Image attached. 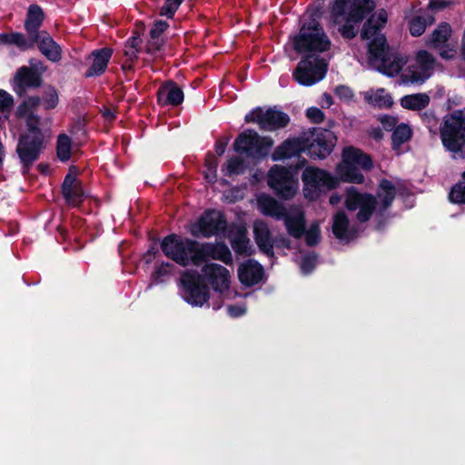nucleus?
<instances>
[{
    "mask_svg": "<svg viewBox=\"0 0 465 465\" xmlns=\"http://www.w3.org/2000/svg\"><path fill=\"white\" fill-rule=\"evenodd\" d=\"M396 194V188L389 180H381L377 193L378 210L384 212L393 202Z\"/></svg>",
    "mask_w": 465,
    "mask_h": 465,
    "instance_id": "obj_27",
    "label": "nucleus"
},
{
    "mask_svg": "<svg viewBox=\"0 0 465 465\" xmlns=\"http://www.w3.org/2000/svg\"><path fill=\"white\" fill-rule=\"evenodd\" d=\"M15 82L21 89L37 87L41 84V76L35 71L23 66L17 71Z\"/></svg>",
    "mask_w": 465,
    "mask_h": 465,
    "instance_id": "obj_29",
    "label": "nucleus"
},
{
    "mask_svg": "<svg viewBox=\"0 0 465 465\" xmlns=\"http://www.w3.org/2000/svg\"><path fill=\"white\" fill-rule=\"evenodd\" d=\"M450 199L455 203H465V181L463 179L452 188Z\"/></svg>",
    "mask_w": 465,
    "mask_h": 465,
    "instance_id": "obj_41",
    "label": "nucleus"
},
{
    "mask_svg": "<svg viewBox=\"0 0 465 465\" xmlns=\"http://www.w3.org/2000/svg\"><path fill=\"white\" fill-rule=\"evenodd\" d=\"M41 99L40 97H38ZM59 102V96L57 91L54 87H48L45 90L40 104H43L45 110L54 109Z\"/></svg>",
    "mask_w": 465,
    "mask_h": 465,
    "instance_id": "obj_38",
    "label": "nucleus"
},
{
    "mask_svg": "<svg viewBox=\"0 0 465 465\" xmlns=\"http://www.w3.org/2000/svg\"><path fill=\"white\" fill-rule=\"evenodd\" d=\"M336 94L338 95L344 96L345 98L351 97L352 95L351 91L349 88L344 87V86L338 87L336 89Z\"/></svg>",
    "mask_w": 465,
    "mask_h": 465,
    "instance_id": "obj_54",
    "label": "nucleus"
},
{
    "mask_svg": "<svg viewBox=\"0 0 465 465\" xmlns=\"http://www.w3.org/2000/svg\"><path fill=\"white\" fill-rule=\"evenodd\" d=\"M320 240V230L318 224H312L309 230L305 232V241L310 246L315 245Z\"/></svg>",
    "mask_w": 465,
    "mask_h": 465,
    "instance_id": "obj_42",
    "label": "nucleus"
},
{
    "mask_svg": "<svg viewBox=\"0 0 465 465\" xmlns=\"http://www.w3.org/2000/svg\"><path fill=\"white\" fill-rule=\"evenodd\" d=\"M326 70L327 64L323 59L309 55L298 64L293 77L301 84L312 85L324 77Z\"/></svg>",
    "mask_w": 465,
    "mask_h": 465,
    "instance_id": "obj_11",
    "label": "nucleus"
},
{
    "mask_svg": "<svg viewBox=\"0 0 465 465\" xmlns=\"http://www.w3.org/2000/svg\"><path fill=\"white\" fill-rule=\"evenodd\" d=\"M258 209L264 215L281 219L284 216L285 209L274 198L267 194H261L257 199Z\"/></svg>",
    "mask_w": 465,
    "mask_h": 465,
    "instance_id": "obj_25",
    "label": "nucleus"
},
{
    "mask_svg": "<svg viewBox=\"0 0 465 465\" xmlns=\"http://www.w3.org/2000/svg\"><path fill=\"white\" fill-rule=\"evenodd\" d=\"M3 157H4V150H3L2 144L0 143V163H2Z\"/></svg>",
    "mask_w": 465,
    "mask_h": 465,
    "instance_id": "obj_61",
    "label": "nucleus"
},
{
    "mask_svg": "<svg viewBox=\"0 0 465 465\" xmlns=\"http://www.w3.org/2000/svg\"><path fill=\"white\" fill-rule=\"evenodd\" d=\"M112 54L113 51L110 48H102L94 51L90 55L92 64L86 71L85 75L91 77L102 74L107 67Z\"/></svg>",
    "mask_w": 465,
    "mask_h": 465,
    "instance_id": "obj_23",
    "label": "nucleus"
},
{
    "mask_svg": "<svg viewBox=\"0 0 465 465\" xmlns=\"http://www.w3.org/2000/svg\"><path fill=\"white\" fill-rule=\"evenodd\" d=\"M63 195L68 204L78 206L84 196L80 182L77 180L76 174L72 171L65 176L63 184Z\"/></svg>",
    "mask_w": 465,
    "mask_h": 465,
    "instance_id": "obj_18",
    "label": "nucleus"
},
{
    "mask_svg": "<svg viewBox=\"0 0 465 465\" xmlns=\"http://www.w3.org/2000/svg\"><path fill=\"white\" fill-rule=\"evenodd\" d=\"M138 49H134L132 45H125L124 54L128 60L133 61L137 57Z\"/></svg>",
    "mask_w": 465,
    "mask_h": 465,
    "instance_id": "obj_50",
    "label": "nucleus"
},
{
    "mask_svg": "<svg viewBox=\"0 0 465 465\" xmlns=\"http://www.w3.org/2000/svg\"><path fill=\"white\" fill-rule=\"evenodd\" d=\"M267 182L275 193L283 199L292 198L299 185L294 174L280 165H274L270 169Z\"/></svg>",
    "mask_w": 465,
    "mask_h": 465,
    "instance_id": "obj_10",
    "label": "nucleus"
},
{
    "mask_svg": "<svg viewBox=\"0 0 465 465\" xmlns=\"http://www.w3.org/2000/svg\"><path fill=\"white\" fill-rule=\"evenodd\" d=\"M14 99L7 92L0 89V123H5L11 113Z\"/></svg>",
    "mask_w": 465,
    "mask_h": 465,
    "instance_id": "obj_37",
    "label": "nucleus"
},
{
    "mask_svg": "<svg viewBox=\"0 0 465 465\" xmlns=\"http://www.w3.org/2000/svg\"><path fill=\"white\" fill-rule=\"evenodd\" d=\"M359 167L370 170L372 162L369 155L354 147H347L342 152V161L337 165L336 178L324 170L316 167H307L302 173L305 196L313 199L318 192L335 188L340 181L352 183H362L364 177Z\"/></svg>",
    "mask_w": 465,
    "mask_h": 465,
    "instance_id": "obj_1",
    "label": "nucleus"
},
{
    "mask_svg": "<svg viewBox=\"0 0 465 465\" xmlns=\"http://www.w3.org/2000/svg\"><path fill=\"white\" fill-rule=\"evenodd\" d=\"M349 226V220L343 213H338L334 216L332 232L339 239H346Z\"/></svg>",
    "mask_w": 465,
    "mask_h": 465,
    "instance_id": "obj_35",
    "label": "nucleus"
},
{
    "mask_svg": "<svg viewBox=\"0 0 465 465\" xmlns=\"http://www.w3.org/2000/svg\"><path fill=\"white\" fill-rule=\"evenodd\" d=\"M432 19L429 17L428 19L421 16H415L410 21V32L413 36L421 35L428 24H431Z\"/></svg>",
    "mask_w": 465,
    "mask_h": 465,
    "instance_id": "obj_39",
    "label": "nucleus"
},
{
    "mask_svg": "<svg viewBox=\"0 0 465 465\" xmlns=\"http://www.w3.org/2000/svg\"><path fill=\"white\" fill-rule=\"evenodd\" d=\"M186 300L194 305H202L209 298V287L218 292L229 290L231 284L230 271L218 263H206L201 270V276L186 271L181 276Z\"/></svg>",
    "mask_w": 465,
    "mask_h": 465,
    "instance_id": "obj_4",
    "label": "nucleus"
},
{
    "mask_svg": "<svg viewBox=\"0 0 465 465\" xmlns=\"http://www.w3.org/2000/svg\"><path fill=\"white\" fill-rule=\"evenodd\" d=\"M436 67L437 61L433 55L426 50H420L402 70L401 80L403 84H423L433 74Z\"/></svg>",
    "mask_w": 465,
    "mask_h": 465,
    "instance_id": "obj_9",
    "label": "nucleus"
},
{
    "mask_svg": "<svg viewBox=\"0 0 465 465\" xmlns=\"http://www.w3.org/2000/svg\"><path fill=\"white\" fill-rule=\"evenodd\" d=\"M170 3H172L175 6H179V5L182 3L183 0H168Z\"/></svg>",
    "mask_w": 465,
    "mask_h": 465,
    "instance_id": "obj_60",
    "label": "nucleus"
},
{
    "mask_svg": "<svg viewBox=\"0 0 465 465\" xmlns=\"http://www.w3.org/2000/svg\"><path fill=\"white\" fill-rule=\"evenodd\" d=\"M412 132L411 127L406 124H398L392 134V147L399 151L400 146L408 142L411 137Z\"/></svg>",
    "mask_w": 465,
    "mask_h": 465,
    "instance_id": "obj_34",
    "label": "nucleus"
},
{
    "mask_svg": "<svg viewBox=\"0 0 465 465\" xmlns=\"http://www.w3.org/2000/svg\"><path fill=\"white\" fill-rule=\"evenodd\" d=\"M0 42L4 44L15 45L22 50H26L34 45L32 38L26 39L23 34L10 33L0 35Z\"/></svg>",
    "mask_w": 465,
    "mask_h": 465,
    "instance_id": "obj_33",
    "label": "nucleus"
},
{
    "mask_svg": "<svg viewBox=\"0 0 465 465\" xmlns=\"http://www.w3.org/2000/svg\"><path fill=\"white\" fill-rule=\"evenodd\" d=\"M43 20L44 14L42 9L37 5H31L28 8L27 17L25 22V27L30 38L34 39L39 35L40 33H38V29L40 28Z\"/></svg>",
    "mask_w": 465,
    "mask_h": 465,
    "instance_id": "obj_28",
    "label": "nucleus"
},
{
    "mask_svg": "<svg viewBox=\"0 0 465 465\" xmlns=\"http://www.w3.org/2000/svg\"><path fill=\"white\" fill-rule=\"evenodd\" d=\"M163 252L181 266L200 265L209 259L219 260L225 264L232 262V253L223 243H200L188 238L171 234L161 242Z\"/></svg>",
    "mask_w": 465,
    "mask_h": 465,
    "instance_id": "obj_2",
    "label": "nucleus"
},
{
    "mask_svg": "<svg viewBox=\"0 0 465 465\" xmlns=\"http://www.w3.org/2000/svg\"><path fill=\"white\" fill-rule=\"evenodd\" d=\"M322 103L325 104L327 106H331L332 104V98L330 94H324L322 95Z\"/></svg>",
    "mask_w": 465,
    "mask_h": 465,
    "instance_id": "obj_58",
    "label": "nucleus"
},
{
    "mask_svg": "<svg viewBox=\"0 0 465 465\" xmlns=\"http://www.w3.org/2000/svg\"><path fill=\"white\" fill-rule=\"evenodd\" d=\"M226 228V221L222 213L211 210L205 212L191 226V233L195 237H211L223 232Z\"/></svg>",
    "mask_w": 465,
    "mask_h": 465,
    "instance_id": "obj_15",
    "label": "nucleus"
},
{
    "mask_svg": "<svg viewBox=\"0 0 465 465\" xmlns=\"http://www.w3.org/2000/svg\"><path fill=\"white\" fill-rule=\"evenodd\" d=\"M178 7L173 5L168 0L165 5L161 8L160 14L162 15H166L168 17H172Z\"/></svg>",
    "mask_w": 465,
    "mask_h": 465,
    "instance_id": "obj_49",
    "label": "nucleus"
},
{
    "mask_svg": "<svg viewBox=\"0 0 465 465\" xmlns=\"http://www.w3.org/2000/svg\"><path fill=\"white\" fill-rule=\"evenodd\" d=\"M364 98L370 104L377 107H390L392 104L391 95L382 88L366 92Z\"/></svg>",
    "mask_w": 465,
    "mask_h": 465,
    "instance_id": "obj_32",
    "label": "nucleus"
},
{
    "mask_svg": "<svg viewBox=\"0 0 465 465\" xmlns=\"http://www.w3.org/2000/svg\"><path fill=\"white\" fill-rule=\"evenodd\" d=\"M163 41L159 37L152 38L150 39L148 45H147V52L153 54L154 52L158 51L160 47L162 46Z\"/></svg>",
    "mask_w": 465,
    "mask_h": 465,
    "instance_id": "obj_48",
    "label": "nucleus"
},
{
    "mask_svg": "<svg viewBox=\"0 0 465 465\" xmlns=\"http://www.w3.org/2000/svg\"><path fill=\"white\" fill-rule=\"evenodd\" d=\"M370 134L375 140H381L383 136L382 132L378 128H373L371 130Z\"/></svg>",
    "mask_w": 465,
    "mask_h": 465,
    "instance_id": "obj_56",
    "label": "nucleus"
},
{
    "mask_svg": "<svg viewBox=\"0 0 465 465\" xmlns=\"http://www.w3.org/2000/svg\"><path fill=\"white\" fill-rule=\"evenodd\" d=\"M273 145L272 138L260 136L256 132L248 130L241 134L234 142L235 150L252 156H263Z\"/></svg>",
    "mask_w": 465,
    "mask_h": 465,
    "instance_id": "obj_12",
    "label": "nucleus"
},
{
    "mask_svg": "<svg viewBox=\"0 0 465 465\" xmlns=\"http://www.w3.org/2000/svg\"><path fill=\"white\" fill-rule=\"evenodd\" d=\"M331 41L322 27L315 20L304 24L293 39V47L299 52H325L331 47Z\"/></svg>",
    "mask_w": 465,
    "mask_h": 465,
    "instance_id": "obj_8",
    "label": "nucleus"
},
{
    "mask_svg": "<svg viewBox=\"0 0 465 465\" xmlns=\"http://www.w3.org/2000/svg\"><path fill=\"white\" fill-rule=\"evenodd\" d=\"M228 312L231 316L238 317L245 312V309L241 306H230Z\"/></svg>",
    "mask_w": 465,
    "mask_h": 465,
    "instance_id": "obj_51",
    "label": "nucleus"
},
{
    "mask_svg": "<svg viewBox=\"0 0 465 465\" xmlns=\"http://www.w3.org/2000/svg\"><path fill=\"white\" fill-rule=\"evenodd\" d=\"M245 120L248 123L257 124L261 129L265 131L285 127L290 122L286 114L272 108L267 110L256 108L246 114Z\"/></svg>",
    "mask_w": 465,
    "mask_h": 465,
    "instance_id": "obj_13",
    "label": "nucleus"
},
{
    "mask_svg": "<svg viewBox=\"0 0 465 465\" xmlns=\"http://www.w3.org/2000/svg\"><path fill=\"white\" fill-rule=\"evenodd\" d=\"M168 25L163 21H157L154 23L153 28L151 29L150 35L152 38L159 37L160 35L166 30Z\"/></svg>",
    "mask_w": 465,
    "mask_h": 465,
    "instance_id": "obj_45",
    "label": "nucleus"
},
{
    "mask_svg": "<svg viewBox=\"0 0 465 465\" xmlns=\"http://www.w3.org/2000/svg\"><path fill=\"white\" fill-rule=\"evenodd\" d=\"M172 269H173V265L172 264H170L168 262L167 263H162L161 265H159L156 268V270L153 272V276L156 280H159L161 277L168 275L169 273H171Z\"/></svg>",
    "mask_w": 465,
    "mask_h": 465,
    "instance_id": "obj_46",
    "label": "nucleus"
},
{
    "mask_svg": "<svg viewBox=\"0 0 465 465\" xmlns=\"http://www.w3.org/2000/svg\"><path fill=\"white\" fill-rule=\"evenodd\" d=\"M57 156L61 161H68L71 157L72 141L66 134H60L56 144Z\"/></svg>",
    "mask_w": 465,
    "mask_h": 465,
    "instance_id": "obj_36",
    "label": "nucleus"
},
{
    "mask_svg": "<svg viewBox=\"0 0 465 465\" xmlns=\"http://www.w3.org/2000/svg\"><path fill=\"white\" fill-rule=\"evenodd\" d=\"M141 44H142V40L139 35L133 36L126 43V45H132L133 48L138 49V50L140 48Z\"/></svg>",
    "mask_w": 465,
    "mask_h": 465,
    "instance_id": "obj_52",
    "label": "nucleus"
},
{
    "mask_svg": "<svg viewBox=\"0 0 465 465\" xmlns=\"http://www.w3.org/2000/svg\"><path fill=\"white\" fill-rule=\"evenodd\" d=\"M387 20V12L383 9L379 10L364 24L361 35L362 39H371L368 45L370 61L383 74L393 76L398 74L408 62L401 56L389 53L386 38L381 34Z\"/></svg>",
    "mask_w": 465,
    "mask_h": 465,
    "instance_id": "obj_3",
    "label": "nucleus"
},
{
    "mask_svg": "<svg viewBox=\"0 0 465 465\" xmlns=\"http://www.w3.org/2000/svg\"><path fill=\"white\" fill-rule=\"evenodd\" d=\"M372 8L371 0H336L331 16L341 36L351 39L358 34L360 23Z\"/></svg>",
    "mask_w": 465,
    "mask_h": 465,
    "instance_id": "obj_6",
    "label": "nucleus"
},
{
    "mask_svg": "<svg viewBox=\"0 0 465 465\" xmlns=\"http://www.w3.org/2000/svg\"><path fill=\"white\" fill-rule=\"evenodd\" d=\"M430 96L424 93L408 94L401 99V105L408 110L420 111L430 104Z\"/></svg>",
    "mask_w": 465,
    "mask_h": 465,
    "instance_id": "obj_30",
    "label": "nucleus"
},
{
    "mask_svg": "<svg viewBox=\"0 0 465 465\" xmlns=\"http://www.w3.org/2000/svg\"><path fill=\"white\" fill-rule=\"evenodd\" d=\"M253 234L260 250L268 256L273 255V242L267 223L262 220L253 223Z\"/></svg>",
    "mask_w": 465,
    "mask_h": 465,
    "instance_id": "obj_21",
    "label": "nucleus"
},
{
    "mask_svg": "<svg viewBox=\"0 0 465 465\" xmlns=\"http://www.w3.org/2000/svg\"><path fill=\"white\" fill-rule=\"evenodd\" d=\"M37 42L40 52L50 61L58 62L62 58V50L60 45L46 32H41L39 35L33 39Z\"/></svg>",
    "mask_w": 465,
    "mask_h": 465,
    "instance_id": "obj_20",
    "label": "nucleus"
},
{
    "mask_svg": "<svg viewBox=\"0 0 465 465\" xmlns=\"http://www.w3.org/2000/svg\"><path fill=\"white\" fill-rule=\"evenodd\" d=\"M231 245L239 254H250V240L246 235L245 228H238L235 234L230 236Z\"/></svg>",
    "mask_w": 465,
    "mask_h": 465,
    "instance_id": "obj_31",
    "label": "nucleus"
},
{
    "mask_svg": "<svg viewBox=\"0 0 465 465\" xmlns=\"http://www.w3.org/2000/svg\"><path fill=\"white\" fill-rule=\"evenodd\" d=\"M215 168H216V163H214L213 166H212L210 164L209 167H208V170H209L210 173H207L205 177H206V179L209 182H213L214 181V178H215Z\"/></svg>",
    "mask_w": 465,
    "mask_h": 465,
    "instance_id": "obj_55",
    "label": "nucleus"
},
{
    "mask_svg": "<svg viewBox=\"0 0 465 465\" xmlns=\"http://www.w3.org/2000/svg\"><path fill=\"white\" fill-rule=\"evenodd\" d=\"M306 145L301 139H292L285 141L282 144L276 148L272 153L274 161L290 158L294 154L304 151Z\"/></svg>",
    "mask_w": 465,
    "mask_h": 465,
    "instance_id": "obj_26",
    "label": "nucleus"
},
{
    "mask_svg": "<svg viewBox=\"0 0 465 465\" xmlns=\"http://www.w3.org/2000/svg\"><path fill=\"white\" fill-rule=\"evenodd\" d=\"M446 6V2L442 0H431L430 2L429 7L432 10L442 9Z\"/></svg>",
    "mask_w": 465,
    "mask_h": 465,
    "instance_id": "obj_53",
    "label": "nucleus"
},
{
    "mask_svg": "<svg viewBox=\"0 0 465 465\" xmlns=\"http://www.w3.org/2000/svg\"><path fill=\"white\" fill-rule=\"evenodd\" d=\"M307 117L313 123H321L323 121V113L316 107H311L306 112Z\"/></svg>",
    "mask_w": 465,
    "mask_h": 465,
    "instance_id": "obj_44",
    "label": "nucleus"
},
{
    "mask_svg": "<svg viewBox=\"0 0 465 465\" xmlns=\"http://www.w3.org/2000/svg\"><path fill=\"white\" fill-rule=\"evenodd\" d=\"M444 147L453 153V157H463L465 150V109L447 115L440 129Z\"/></svg>",
    "mask_w": 465,
    "mask_h": 465,
    "instance_id": "obj_7",
    "label": "nucleus"
},
{
    "mask_svg": "<svg viewBox=\"0 0 465 465\" xmlns=\"http://www.w3.org/2000/svg\"><path fill=\"white\" fill-rule=\"evenodd\" d=\"M158 101L163 105H178L183 101L182 89L174 83H167L157 92Z\"/></svg>",
    "mask_w": 465,
    "mask_h": 465,
    "instance_id": "obj_24",
    "label": "nucleus"
},
{
    "mask_svg": "<svg viewBox=\"0 0 465 465\" xmlns=\"http://www.w3.org/2000/svg\"><path fill=\"white\" fill-rule=\"evenodd\" d=\"M240 282L245 286H253L263 278V268L255 261L249 260L238 269Z\"/></svg>",
    "mask_w": 465,
    "mask_h": 465,
    "instance_id": "obj_19",
    "label": "nucleus"
},
{
    "mask_svg": "<svg viewBox=\"0 0 465 465\" xmlns=\"http://www.w3.org/2000/svg\"><path fill=\"white\" fill-rule=\"evenodd\" d=\"M285 226L290 235L300 238L304 233L305 221L302 211L294 207L288 213H284Z\"/></svg>",
    "mask_w": 465,
    "mask_h": 465,
    "instance_id": "obj_22",
    "label": "nucleus"
},
{
    "mask_svg": "<svg viewBox=\"0 0 465 465\" xmlns=\"http://www.w3.org/2000/svg\"><path fill=\"white\" fill-rule=\"evenodd\" d=\"M345 204L350 211L359 210L357 219L361 223L368 221L376 208L378 209V202L373 195L361 193L353 187L347 191Z\"/></svg>",
    "mask_w": 465,
    "mask_h": 465,
    "instance_id": "obj_14",
    "label": "nucleus"
},
{
    "mask_svg": "<svg viewBox=\"0 0 465 465\" xmlns=\"http://www.w3.org/2000/svg\"><path fill=\"white\" fill-rule=\"evenodd\" d=\"M340 202V197L339 196H334L332 195L331 198H330V203L331 204H337L338 203Z\"/></svg>",
    "mask_w": 465,
    "mask_h": 465,
    "instance_id": "obj_59",
    "label": "nucleus"
},
{
    "mask_svg": "<svg viewBox=\"0 0 465 465\" xmlns=\"http://www.w3.org/2000/svg\"><path fill=\"white\" fill-rule=\"evenodd\" d=\"M39 106L40 99L33 95L26 97L16 109V115L25 120L27 130L32 134L22 136L17 145L19 157L25 165L32 164L43 148L41 118L36 114Z\"/></svg>",
    "mask_w": 465,
    "mask_h": 465,
    "instance_id": "obj_5",
    "label": "nucleus"
},
{
    "mask_svg": "<svg viewBox=\"0 0 465 465\" xmlns=\"http://www.w3.org/2000/svg\"><path fill=\"white\" fill-rule=\"evenodd\" d=\"M336 143V136L330 130L316 133L312 142L306 146L311 157L325 158L331 153Z\"/></svg>",
    "mask_w": 465,
    "mask_h": 465,
    "instance_id": "obj_17",
    "label": "nucleus"
},
{
    "mask_svg": "<svg viewBox=\"0 0 465 465\" xmlns=\"http://www.w3.org/2000/svg\"><path fill=\"white\" fill-rule=\"evenodd\" d=\"M462 179L465 181V172L462 173Z\"/></svg>",
    "mask_w": 465,
    "mask_h": 465,
    "instance_id": "obj_62",
    "label": "nucleus"
},
{
    "mask_svg": "<svg viewBox=\"0 0 465 465\" xmlns=\"http://www.w3.org/2000/svg\"><path fill=\"white\" fill-rule=\"evenodd\" d=\"M226 144L224 143H217L215 152L218 155H222L225 152Z\"/></svg>",
    "mask_w": 465,
    "mask_h": 465,
    "instance_id": "obj_57",
    "label": "nucleus"
},
{
    "mask_svg": "<svg viewBox=\"0 0 465 465\" xmlns=\"http://www.w3.org/2000/svg\"><path fill=\"white\" fill-rule=\"evenodd\" d=\"M451 28L449 25H440L430 35L428 45L438 50L441 57L450 59L454 57L456 47L449 44Z\"/></svg>",
    "mask_w": 465,
    "mask_h": 465,
    "instance_id": "obj_16",
    "label": "nucleus"
},
{
    "mask_svg": "<svg viewBox=\"0 0 465 465\" xmlns=\"http://www.w3.org/2000/svg\"><path fill=\"white\" fill-rule=\"evenodd\" d=\"M316 264V257L314 255H306L303 257L301 267L304 272H309Z\"/></svg>",
    "mask_w": 465,
    "mask_h": 465,
    "instance_id": "obj_47",
    "label": "nucleus"
},
{
    "mask_svg": "<svg viewBox=\"0 0 465 465\" xmlns=\"http://www.w3.org/2000/svg\"><path fill=\"white\" fill-rule=\"evenodd\" d=\"M380 123L386 131H391L397 127L398 119L392 115H382L380 117Z\"/></svg>",
    "mask_w": 465,
    "mask_h": 465,
    "instance_id": "obj_43",
    "label": "nucleus"
},
{
    "mask_svg": "<svg viewBox=\"0 0 465 465\" xmlns=\"http://www.w3.org/2000/svg\"><path fill=\"white\" fill-rule=\"evenodd\" d=\"M244 171L243 160L239 156L232 157L226 164V174H239Z\"/></svg>",
    "mask_w": 465,
    "mask_h": 465,
    "instance_id": "obj_40",
    "label": "nucleus"
}]
</instances>
